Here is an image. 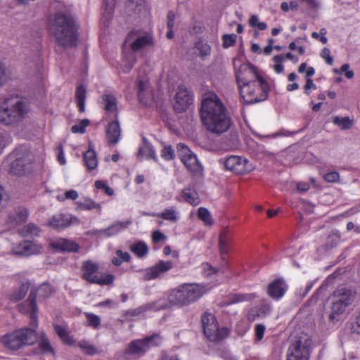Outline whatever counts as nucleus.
Segmentation results:
<instances>
[{
  "instance_id": "nucleus-48",
  "label": "nucleus",
  "mask_w": 360,
  "mask_h": 360,
  "mask_svg": "<svg viewBox=\"0 0 360 360\" xmlns=\"http://www.w3.org/2000/svg\"><path fill=\"white\" fill-rule=\"evenodd\" d=\"M135 63V58L133 54L126 56L122 61L121 68L124 72H129Z\"/></svg>"
},
{
  "instance_id": "nucleus-54",
  "label": "nucleus",
  "mask_w": 360,
  "mask_h": 360,
  "mask_svg": "<svg viewBox=\"0 0 360 360\" xmlns=\"http://www.w3.org/2000/svg\"><path fill=\"white\" fill-rule=\"evenodd\" d=\"M95 187L97 189L103 190L104 192L109 196H112L114 194L113 189L108 186L103 181H96L95 182Z\"/></svg>"
},
{
  "instance_id": "nucleus-55",
  "label": "nucleus",
  "mask_w": 360,
  "mask_h": 360,
  "mask_svg": "<svg viewBox=\"0 0 360 360\" xmlns=\"http://www.w3.org/2000/svg\"><path fill=\"white\" fill-rule=\"evenodd\" d=\"M237 36L234 34H225L223 36V46L224 48H229L233 46L236 41Z\"/></svg>"
},
{
  "instance_id": "nucleus-15",
  "label": "nucleus",
  "mask_w": 360,
  "mask_h": 360,
  "mask_svg": "<svg viewBox=\"0 0 360 360\" xmlns=\"http://www.w3.org/2000/svg\"><path fill=\"white\" fill-rule=\"evenodd\" d=\"M176 149L179 157L188 170L194 173L202 172V165L196 155L185 144L179 143Z\"/></svg>"
},
{
  "instance_id": "nucleus-62",
  "label": "nucleus",
  "mask_w": 360,
  "mask_h": 360,
  "mask_svg": "<svg viewBox=\"0 0 360 360\" xmlns=\"http://www.w3.org/2000/svg\"><path fill=\"white\" fill-rule=\"evenodd\" d=\"M321 57L325 60L326 63L328 65H332L333 63V58L330 55V51L328 48H323L320 53Z\"/></svg>"
},
{
  "instance_id": "nucleus-53",
  "label": "nucleus",
  "mask_w": 360,
  "mask_h": 360,
  "mask_svg": "<svg viewBox=\"0 0 360 360\" xmlns=\"http://www.w3.org/2000/svg\"><path fill=\"white\" fill-rule=\"evenodd\" d=\"M79 346L87 354L93 355L97 352L96 348L85 340L79 342Z\"/></svg>"
},
{
  "instance_id": "nucleus-58",
  "label": "nucleus",
  "mask_w": 360,
  "mask_h": 360,
  "mask_svg": "<svg viewBox=\"0 0 360 360\" xmlns=\"http://www.w3.org/2000/svg\"><path fill=\"white\" fill-rule=\"evenodd\" d=\"M39 348L42 353H50L53 355V350L47 339H42L39 343Z\"/></svg>"
},
{
  "instance_id": "nucleus-12",
  "label": "nucleus",
  "mask_w": 360,
  "mask_h": 360,
  "mask_svg": "<svg viewBox=\"0 0 360 360\" xmlns=\"http://www.w3.org/2000/svg\"><path fill=\"white\" fill-rule=\"evenodd\" d=\"M98 266L96 264L86 261L82 265L83 277L90 283L101 285H110L114 281V276L109 274L98 272Z\"/></svg>"
},
{
  "instance_id": "nucleus-5",
  "label": "nucleus",
  "mask_w": 360,
  "mask_h": 360,
  "mask_svg": "<svg viewBox=\"0 0 360 360\" xmlns=\"http://www.w3.org/2000/svg\"><path fill=\"white\" fill-rule=\"evenodd\" d=\"M208 291L206 286L198 283H184L172 289L168 300L174 305H188L199 300Z\"/></svg>"
},
{
  "instance_id": "nucleus-19",
  "label": "nucleus",
  "mask_w": 360,
  "mask_h": 360,
  "mask_svg": "<svg viewBox=\"0 0 360 360\" xmlns=\"http://www.w3.org/2000/svg\"><path fill=\"white\" fill-rule=\"evenodd\" d=\"M193 103V95L184 86L180 85L175 96L174 108L178 112L186 111Z\"/></svg>"
},
{
  "instance_id": "nucleus-8",
  "label": "nucleus",
  "mask_w": 360,
  "mask_h": 360,
  "mask_svg": "<svg viewBox=\"0 0 360 360\" xmlns=\"http://www.w3.org/2000/svg\"><path fill=\"white\" fill-rule=\"evenodd\" d=\"M30 158L21 149H17L9 154L3 162L4 168H8L11 173L22 175L27 169Z\"/></svg>"
},
{
  "instance_id": "nucleus-33",
  "label": "nucleus",
  "mask_w": 360,
  "mask_h": 360,
  "mask_svg": "<svg viewBox=\"0 0 360 360\" xmlns=\"http://www.w3.org/2000/svg\"><path fill=\"white\" fill-rule=\"evenodd\" d=\"M28 216V212L25 208H18L8 217V223L11 226H15L18 224L26 221Z\"/></svg>"
},
{
  "instance_id": "nucleus-29",
  "label": "nucleus",
  "mask_w": 360,
  "mask_h": 360,
  "mask_svg": "<svg viewBox=\"0 0 360 360\" xmlns=\"http://www.w3.org/2000/svg\"><path fill=\"white\" fill-rule=\"evenodd\" d=\"M84 162L89 171H94L98 167V162L96 153L91 143L89 144L88 150L84 153Z\"/></svg>"
},
{
  "instance_id": "nucleus-34",
  "label": "nucleus",
  "mask_w": 360,
  "mask_h": 360,
  "mask_svg": "<svg viewBox=\"0 0 360 360\" xmlns=\"http://www.w3.org/2000/svg\"><path fill=\"white\" fill-rule=\"evenodd\" d=\"M103 108L109 113L114 114L117 117V105L116 98L110 94L103 95L102 97Z\"/></svg>"
},
{
  "instance_id": "nucleus-40",
  "label": "nucleus",
  "mask_w": 360,
  "mask_h": 360,
  "mask_svg": "<svg viewBox=\"0 0 360 360\" xmlns=\"http://www.w3.org/2000/svg\"><path fill=\"white\" fill-rule=\"evenodd\" d=\"M39 228L33 224H28L20 231V234L25 238H33L39 236Z\"/></svg>"
},
{
  "instance_id": "nucleus-51",
  "label": "nucleus",
  "mask_w": 360,
  "mask_h": 360,
  "mask_svg": "<svg viewBox=\"0 0 360 360\" xmlns=\"http://www.w3.org/2000/svg\"><path fill=\"white\" fill-rule=\"evenodd\" d=\"M249 24L251 27H257L259 30H264L267 27L265 22L259 21V17L257 15H252L250 17Z\"/></svg>"
},
{
  "instance_id": "nucleus-27",
  "label": "nucleus",
  "mask_w": 360,
  "mask_h": 360,
  "mask_svg": "<svg viewBox=\"0 0 360 360\" xmlns=\"http://www.w3.org/2000/svg\"><path fill=\"white\" fill-rule=\"evenodd\" d=\"M72 217L70 214H56L49 221V225L56 229H63L72 223Z\"/></svg>"
},
{
  "instance_id": "nucleus-61",
  "label": "nucleus",
  "mask_w": 360,
  "mask_h": 360,
  "mask_svg": "<svg viewBox=\"0 0 360 360\" xmlns=\"http://www.w3.org/2000/svg\"><path fill=\"white\" fill-rule=\"evenodd\" d=\"M327 32L326 30L322 28L320 30L319 33L314 32L311 34V37L316 39H319L323 44H326L328 42V39L326 37Z\"/></svg>"
},
{
  "instance_id": "nucleus-14",
  "label": "nucleus",
  "mask_w": 360,
  "mask_h": 360,
  "mask_svg": "<svg viewBox=\"0 0 360 360\" xmlns=\"http://www.w3.org/2000/svg\"><path fill=\"white\" fill-rule=\"evenodd\" d=\"M226 170L238 174H244L251 172L253 168L248 160L241 156L231 155L219 161Z\"/></svg>"
},
{
  "instance_id": "nucleus-42",
  "label": "nucleus",
  "mask_w": 360,
  "mask_h": 360,
  "mask_svg": "<svg viewBox=\"0 0 360 360\" xmlns=\"http://www.w3.org/2000/svg\"><path fill=\"white\" fill-rule=\"evenodd\" d=\"M130 250L139 257L141 258L146 256L148 252L147 245L142 241L137 242L131 245Z\"/></svg>"
},
{
  "instance_id": "nucleus-32",
  "label": "nucleus",
  "mask_w": 360,
  "mask_h": 360,
  "mask_svg": "<svg viewBox=\"0 0 360 360\" xmlns=\"http://www.w3.org/2000/svg\"><path fill=\"white\" fill-rule=\"evenodd\" d=\"M181 193L183 200L193 206H196L200 202L197 191L191 186L185 188Z\"/></svg>"
},
{
  "instance_id": "nucleus-44",
  "label": "nucleus",
  "mask_w": 360,
  "mask_h": 360,
  "mask_svg": "<svg viewBox=\"0 0 360 360\" xmlns=\"http://www.w3.org/2000/svg\"><path fill=\"white\" fill-rule=\"evenodd\" d=\"M103 4L104 12L103 14V18H105L106 21H109L111 20L112 16L115 0H103Z\"/></svg>"
},
{
  "instance_id": "nucleus-1",
  "label": "nucleus",
  "mask_w": 360,
  "mask_h": 360,
  "mask_svg": "<svg viewBox=\"0 0 360 360\" xmlns=\"http://www.w3.org/2000/svg\"><path fill=\"white\" fill-rule=\"evenodd\" d=\"M240 95L243 101L252 104L264 101L268 96L269 86L266 80L257 72L256 68L248 63L234 60Z\"/></svg>"
},
{
  "instance_id": "nucleus-26",
  "label": "nucleus",
  "mask_w": 360,
  "mask_h": 360,
  "mask_svg": "<svg viewBox=\"0 0 360 360\" xmlns=\"http://www.w3.org/2000/svg\"><path fill=\"white\" fill-rule=\"evenodd\" d=\"M51 246L53 249L65 252H77L79 248V246L77 243L71 240L65 238H59L58 240L51 241Z\"/></svg>"
},
{
  "instance_id": "nucleus-37",
  "label": "nucleus",
  "mask_w": 360,
  "mask_h": 360,
  "mask_svg": "<svg viewBox=\"0 0 360 360\" xmlns=\"http://www.w3.org/2000/svg\"><path fill=\"white\" fill-rule=\"evenodd\" d=\"M86 92V89L83 85H79L77 87L75 99L80 112H84L85 110Z\"/></svg>"
},
{
  "instance_id": "nucleus-59",
  "label": "nucleus",
  "mask_w": 360,
  "mask_h": 360,
  "mask_svg": "<svg viewBox=\"0 0 360 360\" xmlns=\"http://www.w3.org/2000/svg\"><path fill=\"white\" fill-rule=\"evenodd\" d=\"M266 326L263 324H257L255 327V334L257 342L261 341L264 335Z\"/></svg>"
},
{
  "instance_id": "nucleus-9",
  "label": "nucleus",
  "mask_w": 360,
  "mask_h": 360,
  "mask_svg": "<svg viewBox=\"0 0 360 360\" xmlns=\"http://www.w3.org/2000/svg\"><path fill=\"white\" fill-rule=\"evenodd\" d=\"M202 323L204 333L210 341L221 340L229 334V330L227 328H219L218 326L214 316L211 313L206 312L202 316Z\"/></svg>"
},
{
  "instance_id": "nucleus-25",
  "label": "nucleus",
  "mask_w": 360,
  "mask_h": 360,
  "mask_svg": "<svg viewBox=\"0 0 360 360\" xmlns=\"http://www.w3.org/2000/svg\"><path fill=\"white\" fill-rule=\"evenodd\" d=\"M231 240V233L227 228H224L219 235V249L222 259H225V256L229 253L230 249V243Z\"/></svg>"
},
{
  "instance_id": "nucleus-22",
  "label": "nucleus",
  "mask_w": 360,
  "mask_h": 360,
  "mask_svg": "<svg viewBox=\"0 0 360 360\" xmlns=\"http://www.w3.org/2000/svg\"><path fill=\"white\" fill-rule=\"evenodd\" d=\"M131 224V220L124 221H118L107 229L97 230L96 234L99 238H108L117 235L120 232L126 229Z\"/></svg>"
},
{
  "instance_id": "nucleus-24",
  "label": "nucleus",
  "mask_w": 360,
  "mask_h": 360,
  "mask_svg": "<svg viewBox=\"0 0 360 360\" xmlns=\"http://www.w3.org/2000/svg\"><path fill=\"white\" fill-rule=\"evenodd\" d=\"M288 289V285L283 279H277L269 284L268 287L269 295L274 300L281 299Z\"/></svg>"
},
{
  "instance_id": "nucleus-28",
  "label": "nucleus",
  "mask_w": 360,
  "mask_h": 360,
  "mask_svg": "<svg viewBox=\"0 0 360 360\" xmlns=\"http://www.w3.org/2000/svg\"><path fill=\"white\" fill-rule=\"evenodd\" d=\"M106 136L109 143H117L121 136V129L119 122L115 120L110 122L106 131Z\"/></svg>"
},
{
  "instance_id": "nucleus-46",
  "label": "nucleus",
  "mask_w": 360,
  "mask_h": 360,
  "mask_svg": "<svg viewBox=\"0 0 360 360\" xmlns=\"http://www.w3.org/2000/svg\"><path fill=\"white\" fill-rule=\"evenodd\" d=\"M195 47L198 50L200 56L202 60H206L210 56L211 47L207 43H197Z\"/></svg>"
},
{
  "instance_id": "nucleus-10",
  "label": "nucleus",
  "mask_w": 360,
  "mask_h": 360,
  "mask_svg": "<svg viewBox=\"0 0 360 360\" xmlns=\"http://www.w3.org/2000/svg\"><path fill=\"white\" fill-rule=\"evenodd\" d=\"M202 323L204 333L210 341L221 340L229 334V330L227 328H219L218 326L214 316L211 313L206 312L202 316Z\"/></svg>"
},
{
  "instance_id": "nucleus-7",
  "label": "nucleus",
  "mask_w": 360,
  "mask_h": 360,
  "mask_svg": "<svg viewBox=\"0 0 360 360\" xmlns=\"http://www.w3.org/2000/svg\"><path fill=\"white\" fill-rule=\"evenodd\" d=\"M37 339V334L34 329L22 328L0 337V342L7 349L15 351L34 344Z\"/></svg>"
},
{
  "instance_id": "nucleus-50",
  "label": "nucleus",
  "mask_w": 360,
  "mask_h": 360,
  "mask_svg": "<svg viewBox=\"0 0 360 360\" xmlns=\"http://www.w3.org/2000/svg\"><path fill=\"white\" fill-rule=\"evenodd\" d=\"M11 142V136L4 131H0V154Z\"/></svg>"
},
{
  "instance_id": "nucleus-56",
  "label": "nucleus",
  "mask_w": 360,
  "mask_h": 360,
  "mask_svg": "<svg viewBox=\"0 0 360 360\" xmlns=\"http://www.w3.org/2000/svg\"><path fill=\"white\" fill-rule=\"evenodd\" d=\"M86 316L89 326H91L94 328H97L100 325L101 320L99 316L91 313H86Z\"/></svg>"
},
{
  "instance_id": "nucleus-21",
  "label": "nucleus",
  "mask_w": 360,
  "mask_h": 360,
  "mask_svg": "<svg viewBox=\"0 0 360 360\" xmlns=\"http://www.w3.org/2000/svg\"><path fill=\"white\" fill-rule=\"evenodd\" d=\"M138 96L141 102L145 105H150L155 101L153 91L147 79L139 80Z\"/></svg>"
},
{
  "instance_id": "nucleus-60",
  "label": "nucleus",
  "mask_w": 360,
  "mask_h": 360,
  "mask_svg": "<svg viewBox=\"0 0 360 360\" xmlns=\"http://www.w3.org/2000/svg\"><path fill=\"white\" fill-rule=\"evenodd\" d=\"M349 65L348 64H344L342 65L340 70L334 69L333 72L336 74H342L345 73V77L348 79H351L354 77V72L352 70H349Z\"/></svg>"
},
{
  "instance_id": "nucleus-47",
  "label": "nucleus",
  "mask_w": 360,
  "mask_h": 360,
  "mask_svg": "<svg viewBox=\"0 0 360 360\" xmlns=\"http://www.w3.org/2000/svg\"><path fill=\"white\" fill-rule=\"evenodd\" d=\"M90 124V121L88 119H83L80 120L78 123L75 124L72 127V131L75 134H84L85 132V129L87 126Z\"/></svg>"
},
{
  "instance_id": "nucleus-49",
  "label": "nucleus",
  "mask_w": 360,
  "mask_h": 360,
  "mask_svg": "<svg viewBox=\"0 0 360 360\" xmlns=\"http://www.w3.org/2000/svg\"><path fill=\"white\" fill-rule=\"evenodd\" d=\"M273 60L275 63V64L272 66L274 70L278 74L283 72L284 70V67L282 63L284 61V56L281 54L276 55L273 58Z\"/></svg>"
},
{
  "instance_id": "nucleus-16",
  "label": "nucleus",
  "mask_w": 360,
  "mask_h": 360,
  "mask_svg": "<svg viewBox=\"0 0 360 360\" xmlns=\"http://www.w3.org/2000/svg\"><path fill=\"white\" fill-rule=\"evenodd\" d=\"M133 51H137L154 44L153 36L149 32H131L126 39Z\"/></svg>"
},
{
  "instance_id": "nucleus-11",
  "label": "nucleus",
  "mask_w": 360,
  "mask_h": 360,
  "mask_svg": "<svg viewBox=\"0 0 360 360\" xmlns=\"http://www.w3.org/2000/svg\"><path fill=\"white\" fill-rule=\"evenodd\" d=\"M310 343L307 335L293 338L288 349L287 360H308Z\"/></svg>"
},
{
  "instance_id": "nucleus-6",
  "label": "nucleus",
  "mask_w": 360,
  "mask_h": 360,
  "mask_svg": "<svg viewBox=\"0 0 360 360\" xmlns=\"http://www.w3.org/2000/svg\"><path fill=\"white\" fill-rule=\"evenodd\" d=\"M354 298V292L346 288H339L329 297L330 309L327 311L328 320L335 323L340 319L346 308Z\"/></svg>"
},
{
  "instance_id": "nucleus-63",
  "label": "nucleus",
  "mask_w": 360,
  "mask_h": 360,
  "mask_svg": "<svg viewBox=\"0 0 360 360\" xmlns=\"http://www.w3.org/2000/svg\"><path fill=\"white\" fill-rule=\"evenodd\" d=\"M340 174L337 172H330L324 175V179L327 182L335 183L339 181Z\"/></svg>"
},
{
  "instance_id": "nucleus-4",
  "label": "nucleus",
  "mask_w": 360,
  "mask_h": 360,
  "mask_svg": "<svg viewBox=\"0 0 360 360\" xmlns=\"http://www.w3.org/2000/svg\"><path fill=\"white\" fill-rule=\"evenodd\" d=\"M50 30L59 44L63 46L76 45V25L71 18L61 13L57 14Z\"/></svg>"
},
{
  "instance_id": "nucleus-64",
  "label": "nucleus",
  "mask_w": 360,
  "mask_h": 360,
  "mask_svg": "<svg viewBox=\"0 0 360 360\" xmlns=\"http://www.w3.org/2000/svg\"><path fill=\"white\" fill-rule=\"evenodd\" d=\"M144 6V0H129V6L131 8V9L141 11Z\"/></svg>"
},
{
  "instance_id": "nucleus-13",
  "label": "nucleus",
  "mask_w": 360,
  "mask_h": 360,
  "mask_svg": "<svg viewBox=\"0 0 360 360\" xmlns=\"http://www.w3.org/2000/svg\"><path fill=\"white\" fill-rule=\"evenodd\" d=\"M53 292V288L48 283L41 284L35 290H32L28 301L31 311V320L35 325H37V307L34 300L37 298L39 300H43L50 297Z\"/></svg>"
},
{
  "instance_id": "nucleus-30",
  "label": "nucleus",
  "mask_w": 360,
  "mask_h": 360,
  "mask_svg": "<svg viewBox=\"0 0 360 360\" xmlns=\"http://www.w3.org/2000/svg\"><path fill=\"white\" fill-rule=\"evenodd\" d=\"M138 156L146 160H153L155 162L158 161V157L155 149L146 139H143V144L139 147Z\"/></svg>"
},
{
  "instance_id": "nucleus-20",
  "label": "nucleus",
  "mask_w": 360,
  "mask_h": 360,
  "mask_svg": "<svg viewBox=\"0 0 360 360\" xmlns=\"http://www.w3.org/2000/svg\"><path fill=\"white\" fill-rule=\"evenodd\" d=\"M174 266V262L160 260L153 266L146 269L144 278L146 280L155 279L169 271Z\"/></svg>"
},
{
  "instance_id": "nucleus-57",
  "label": "nucleus",
  "mask_w": 360,
  "mask_h": 360,
  "mask_svg": "<svg viewBox=\"0 0 360 360\" xmlns=\"http://www.w3.org/2000/svg\"><path fill=\"white\" fill-rule=\"evenodd\" d=\"M10 79L9 75L6 71V67L0 61V86L6 84Z\"/></svg>"
},
{
  "instance_id": "nucleus-43",
  "label": "nucleus",
  "mask_w": 360,
  "mask_h": 360,
  "mask_svg": "<svg viewBox=\"0 0 360 360\" xmlns=\"http://www.w3.org/2000/svg\"><path fill=\"white\" fill-rule=\"evenodd\" d=\"M333 123L342 130L349 129L353 125V121L349 117H340L335 116L333 118Z\"/></svg>"
},
{
  "instance_id": "nucleus-23",
  "label": "nucleus",
  "mask_w": 360,
  "mask_h": 360,
  "mask_svg": "<svg viewBox=\"0 0 360 360\" xmlns=\"http://www.w3.org/2000/svg\"><path fill=\"white\" fill-rule=\"evenodd\" d=\"M31 283L27 279H22L18 285L15 287L8 295L9 299L13 302H18L22 300L30 288Z\"/></svg>"
},
{
  "instance_id": "nucleus-17",
  "label": "nucleus",
  "mask_w": 360,
  "mask_h": 360,
  "mask_svg": "<svg viewBox=\"0 0 360 360\" xmlns=\"http://www.w3.org/2000/svg\"><path fill=\"white\" fill-rule=\"evenodd\" d=\"M162 342V338L159 335H153L142 340H137L131 342L128 347L130 354L141 355L150 348L158 346Z\"/></svg>"
},
{
  "instance_id": "nucleus-41",
  "label": "nucleus",
  "mask_w": 360,
  "mask_h": 360,
  "mask_svg": "<svg viewBox=\"0 0 360 360\" xmlns=\"http://www.w3.org/2000/svg\"><path fill=\"white\" fill-rule=\"evenodd\" d=\"M198 217L202 221L205 226H211L214 224L210 212L205 207H200L198 210Z\"/></svg>"
},
{
  "instance_id": "nucleus-35",
  "label": "nucleus",
  "mask_w": 360,
  "mask_h": 360,
  "mask_svg": "<svg viewBox=\"0 0 360 360\" xmlns=\"http://www.w3.org/2000/svg\"><path fill=\"white\" fill-rule=\"evenodd\" d=\"M77 208L79 210H96L97 212L101 213V205L96 202L90 198H83L76 202Z\"/></svg>"
},
{
  "instance_id": "nucleus-31",
  "label": "nucleus",
  "mask_w": 360,
  "mask_h": 360,
  "mask_svg": "<svg viewBox=\"0 0 360 360\" xmlns=\"http://www.w3.org/2000/svg\"><path fill=\"white\" fill-rule=\"evenodd\" d=\"M150 215V217H161L164 220L171 222H176L180 218L179 212L174 207L166 208L160 213L153 212Z\"/></svg>"
},
{
  "instance_id": "nucleus-2",
  "label": "nucleus",
  "mask_w": 360,
  "mask_h": 360,
  "mask_svg": "<svg viewBox=\"0 0 360 360\" xmlns=\"http://www.w3.org/2000/svg\"><path fill=\"white\" fill-rule=\"evenodd\" d=\"M202 122L210 133L221 134L231 126V120L228 115L224 104L214 93L203 96L201 104Z\"/></svg>"
},
{
  "instance_id": "nucleus-18",
  "label": "nucleus",
  "mask_w": 360,
  "mask_h": 360,
  "mask_svg": "<svg viewBox=\"0 0 360 360\" xmlns=\"http://www.w3.org/2000/svg\"><path fill=\"white\" fill-rule=\"evenodd\" d=\"M43 246L34 241L24 240L18 245H11V252L16 255L30 257L41 253Z\"/></svg>"
},
{
  "instance_id": "nucleus-38",
  "label": "nucleus",
  "mask_w": 360,
  "mask_h": 360,
  "mask_svg": "<svg viewBox=\"0 0 360 360\" xmlns=\"http://www.w3.org/2000/svg\"><path fill=\"white\" fill-rule=\"evenodd\" d=\"M55 330L63 342L68 345H74L75 340L70 335L65 326L56 325L55 326Z\"/></svg>"
},
{
  "instance_id": "nucleus-52",
  "label": "nucleus",
  "mask_w": 360,
  "mask_h": 360,
  "mask_svg": "<svg viewBox=\"0 0 360 360\" xmlns=\"http://www.w3.org/2000/svg\"><path fill=\"white\" fill-rule=\"evenodd\" d=\"M161 156L167 161L172 160L175 157L174 150L171 146H165L162 149Z\"/></svg>"
},
{
  "instance_id": "nucleus-3",
  "label": "nucleus",
  "mask_w": 360,
  "mask_h": 360,
  "mask_svg": "<svg viewBox=\"0 0 360 360\" xmlns=\"http://www.w3.org/2000/svg\"><path fill=\"white\" fill-rule=\"evenodd\" d=\"M29 111L25 101L15 95L0 98V123L9 126L22 121Z\"/></svg>"
},
{
  "instance_id": "nucleus-45",
  "label": "nucleus",
  "mask_w": 360,
  "mask_h": 360,
  "mask_svg": "<svg viewBox=\"0 0 360 360\" xmlns=\"http://www.w3.org/2000/svg\"><path fill=\"white\" fill-rule=\"evenodd\" d=\"M130 258V255L127 252L118 250L116 251V257L112 258V262L115 266H120L124 262H129Z\"/></svg>"
},
{
  "instance_id": "nucleus-39",
  "label": "nucleus",
  "mask_w": 360,
  "mask_h": 360,
  "mask_svg": "<svg viewBox=\"0 0 360 360\" xmlns=\"http://www.w3.org/2000/svg\"><path fill=\"white\" fill-rule=\"evenodd\" d=\"M257 297L256 293H235L231 295L228 304H235L238 302L251 301Z\"/></svg>"
},
{
  "instance_id": "nucleus-36",
  "label": "nucleus",
  "mask_w": 360,
  "mask_h": 360,
  "mask_svg": "<svg viewBox=\"0 0 360 360\" xmlns=\"http://www.w3.org/2000/svg\"><path fill=\"white\" fill-rule=\"evenodd\" d=\"M167 307V304L164 300H159L156 302L148 304L146 306L139 307L136 309H134L132 311L133 315H139L147 309H154V310H160Z\"/></svg>"
}]
</instances>
